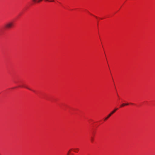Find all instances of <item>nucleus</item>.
I'll list each match as a JSON object with an SVG mask.
<instances>
[{
    "instance_id": "obj_8",
    "label": "nucleus",
    "mask_w": 155,
    "mask_h": 155,
    "mask_svg": "<svg viewBox=\"0 0 155 155\" xmlns=\"http://www.w3.org/2000/svg\"><path fill=\"white\" fill-rule=\"evenodd\" d=\"M37 0H33V1L35 2H36Z\"/></svg>"
},
{
    "instance_id": "obj_7",
    "label": "nucleus",
    "mask_w": 155,
    "mask_h": 155,
    "mask_svg": "<svg viewBox=\"0 0 155 155\" xmlns=\"http://www.w3.org/2000/svg\"><path fill=\"white\" fill-rule=\"evenodd\" d=\"M94 138L92 137H91V141L92 142L94 141Z\"/></svg>"
},
{
    "instance_id": "obj_9",
    "label": "nucleus",
    "mask_w": 155,
    "mask_h": 155,
    "mask_svg": "<svg viewBox=\"0 0 155 155\" xmlns=\"http://www.w3.org/2000/svg\"><path fill=\"white\" fill-rule=\"evenodd\" d=\"M27 88V89H29V90H30L32 91L31 89H30V88Z\"/></svg>"
},
{
    "instance_id": "obj_10",
    "label": "nucleus",
    "mask_w": 155,
    "mask_h": 155,
    "mask_svg": "<svg viewBox=\"0 0 155 155\" xmlns=\"http://www.w3.org/2000/svg\"><path fill=\"white\" fill-rule=\"evenodd\" d=\"M70 150L68 152V154H69V153H70Z\"/></svg>"
},
{
    "instance_id": "obj_2",
    "label": "nucleus",
    "mask_w": 155,
    "mask_h": 155,
    "mask_svg": "<svg viewBox=\"0 0 155 155\" xmlns=\"http://www.w3.org/2000/svg\"><path fill=\"white\" fill-rule=\"evenodd\" d=\"M118 108H116L114 110L112 111L108 116L105 118L104 120H107L110 116H111L112 114H114L117 110Z\"/></svg>"
},
{
    "instance_id": "obj_4",
    "label": "nucleus",
    "mask_w": 155,
    "mask_h": 155,
    "mask_svg": "<svg viewBox=\"0 0 155 155\" xmlns=\"http://www.w3.org/2000/svg\"><path fill=\"white\" fill-rule=\"evenodd\" d=\"M75 150L74 151V152H78V151L79 150V149L78 148H75V149H74Z\"/></svg>"
},
{
    "instance_id": "obj_3",
    "label": "nucleus",
    "mask_w": 155,
    "mask_h": 155,
    "mask_svg": "<svg viewBox=\"0 0 155 155\" xmlns=\"http://www.w3.org/2000/svg\"><path fill=\"white\" fill-rule=\"evenodd\" d=\"M128 104H128L123 103V104H122L121 105L120 107H124V106L128 105Z\"/></svg>"
},
{
    "instance_id": "obj_5",
    "label": "nucleus",
    "mask_w": 155,
    "mask_h": 155,
    "mask_svg": "<svg viewBox=\"0 0 155 155\" xmlns=\"http://www.w3.org/2000/svg\"><path fill=\"white\" fill-rule=\"evenodd\" d=\"M46 1H48L50 2H53L54 1V0H45Z\"/></svg>"
},
{
    "instance_id": "obj_6",
    "label": "nucleus",
    "mask_w": 155,
    "mask_h": 155,
    "mask_svg": "<svg viewBox=\"0 0 155 155\" xmlns=\"http://www.w3.org/2000/svg\"><path fill=\"white\" fill-rule=\"evenodd\" d=\"M43 0H38L36 3H39L41 2Z\"/></svg>"
},
{
    "instance_id": "obj_1",
    "label": "nucleus",
    "mask_w": 155,
    "mask_h": 155,
    "mask_svg": "<svg viewBox=\"0 0 155 155\" xmlns=\"http://www.w3.org/2000/svg\"><path fill=\"white\" fill-rule=\"evenodd\" d=\"M14 25V23L12 21H9L7 22L5 25L4 27L6 29L12 28Z\"/></svg>"
}]
</instances>
